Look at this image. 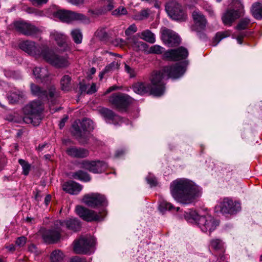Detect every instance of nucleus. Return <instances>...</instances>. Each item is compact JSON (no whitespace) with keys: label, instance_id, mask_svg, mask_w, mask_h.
I'll use <instances>...</instances> for the list:
<instances>
[{"label":"nucleus","instance_id":"1","mask_svg":"<svg viewBox=\"0 0 262 262\" xmlns=\"http://www.w3.org/2000/svg\"><path fill=\"white\" fill-rule=\"evenodd\" d=\"M185 68L177 63L164 67L160 71H154L150 77V84L144 82H137L132 86L134 92L140 95L148 92L156 96L163 95L165 90L164 80L169 78L177 79L185 72Z\"/></svg>","mask_w":262,"mask_h":262},{"label":"nucleus","instance_id":"2","mask_svg":"<svg viewBox=\"0 0 262 262\" xmlns=\"http://www.w3.org/2000/svg\"><path fill=\"white\" fill-rule=\"evenodd\" d=\"M170 192L173 198L183 204H188L201 196V188L192 181L186 179H179L170 184Z\"/></svg>","mask_w":262,"mask_h":262},{"label":"nucleus","instance_id":"3","mask_svg":"<svg viewBox=\"0 0 262 262\" xmlns=\"http://www.w3.org/2000/svg\"><path fill=\"white\" fill-rule=\"evenodd\" d=\"M43 110L42 103L39 100H35L26 105L23 108L24 121L33 126L39 124L41 120V113Z\"/></svg>","mask_w":262,"mask_h":262},{"label":"nucleus","instance_id":"4","mask_svg":"<svg viewBox=\"0 0 262 262\" xmlns=\"http://www.w3.org/2000/svg\"><path fill=\"white\" fill-rule=\"evenodd\" d=\"M42 54V58L56 68H65L70 64L67 55L59 56L48 47L43 51Z\"/></svg>","mask_w":262,"mask_h":262},{"label":"nucleus","instance_id":"5","mask_svg":"<svg viewBox=\"0 0 262 262\" xmlns=\"http://www.w3.org/2000/svg\"><path fill=\"white\" fill-rule=\"evenodd\" d=\"M165 10L168 15L173 19L183 21L187 18L185 10L177 1L169 0L165 5Z\"/></svg>","mask_w":262,"mask_h":262},{"label":"nucleus","instance_id":"6","mask_svg":"<svg viewBox=\"0 0 262 262\" xmlns=\"http://www.w3.org/2000/svg\"><path fill=\"white\" fill-rule=\"evenodd\" d=\"M53 16L61 21L70 23L74 21H83L87 19L86 16L82 13L70 10L59 9L53 13Z\"/></svg>","mask_w":262,"mask_h":262},{"label":"nucleus","instance_id":"7","mask_svg":"<svg viewBox=\"0 0 262 262\" xmlns=\"http://www.w3.org/2000/svg\"><path fill=\"white\" fill-rule=\"evenodd\" d=\"M94 244L95 239L91 236H81L74 241L73 250L77 254H86Z\"/></svg>","mask_w":262,"mask_h":262},{"label":"nucleus","instance_id":"8","mask_svg":"<svg viewBox=\"0 0 262 262\" xmlns=\"http://www.w3.org/2000/svg\"><path fill=\"white\" fill-rule=\"evenodd\" d=\"M82 202L88 207L95 208L99 206H106L107 201L105 196L98 193H91L85 194Z\"/></svg>","mask_w":262,"mask_h":262},{"label":"nucleus","instance_id":"9","mask_svg":"<svg viewBox=\"0 0 262 262\" xmlns=\"http://www.w3.org/2000/svg\"><path fill=\"white\" fill-rule=\"evenodd\" d=\"M133 99L127 94H114L109 98V101L119 111H125L133 102Z\"/></svg>","mask_w":262,"mask_h":262},{"label":"nucleus","instance_id":"10","mask_svg":"<svg viewBox=\"0 0 262 262\" xmlns=\"http://www.w3.org/2000/svg\"><path fill=\"white\" fill-rule=\"evenodd\" d=\"M241 205L238 202H233L229 198H225L219 204L215 206L214 210L216 212L232 214L240 210Z\"/></svg>","mask_w":262,"mask_h":262},{"label":"nucleus","instance_id":"11","mask_svg":"<svg viewBox=\"0 0 262 262\" xmlns=\"http://www.w3.org/2000/svg\"><path fill=\"white\" fill-rule=\"evenodd\" d=\"M80 168L84 169L94 173L104 172L107 167V164L102 161L83 160L78 163Z\"/></svg>","mask_w":262,"mask_h":262},{"label":"nucleus","instance_id":"12","mask_svg":"<svg viewBox=\"0 0 262 262\" xmlns=\"http://www.w3.org/2000/svg\"><path fill=\"white\" fill-rule=\"evenodd\" d=\"M19 48L25 52L35 58H42L43 51L46 50L47 47H40L36 45L34 41L26 40L19 43Z\"/></svg>","mask_w":262,"mask_h":262},{"label":"nucleus","instance_id":"13","mask_svg":"<svg viewBox=\"0 0 262 262\" xmlns=\"http://www.w3.org/2000/svg\"><path fill=\"white\" fill-rule=\"evenodd\" d=\"M161 38L163 42L168 47H173L180 45L181 39L173 31L166 27L161 30Z\"/></svg>","mask_w":262,"mask_h":262},{"label":"nucleus","instance_id":"14","mask_svg":"<svg viewBox=\"0 0 262 262\" xmlns=\"http://www.w3.org/2000/svg\"><path fill=\"white\" fill-rule=\"evenodd\" d=\"M75 211L80 217L86 222L99 221L103 218L101 212L97 213L93 210L81 206H77Z\"/></svg>","mask_w":262,"mask_h":262},{"label":"nucleus","instance_id":"15","mask_svg":"<svg viewBox=\"0 0 262 262\" xmlns=\"http://www.w3.org/2000/svg\"><path fill=\"white\" fill-rule=\"evenodd\" d=\"M31 93L43 100H52L56 95V88L54 86H51L48 91L42 89L38 85L34 83L30 84Z\"/></svg>","mask_w":262,"mask_h":262},{"label":"nucleus","instance_id":"16","mask_svg":"<svg viewBox=\"0 0 262 262\" xmlns=\"http://www.w3.org/2000/svg\"><path fill=\"white\" fill-rule=\"evenodd\" d=\"M61 228L58 229L55 227V222L54 226L50 229H42L39 231L44 242L49 244L57 243L61 237Z\"/></svg>","mask_w":262,"mask_h":262},{"label":"nucleus","instance_id":"17","mask_svg":"<svg viewBox=\"0 0 262 262\" xmlns=\"http://www.w3.org/2000/svg\"><path fill=\"white\" fill-rule=\"evenodd\" d=\"M198 225L202 231L211 233L219 225V222L210 215L207 214L199 217Z\"/></svg>","mask_w":262,"mask_h":262},{"label":"nucleus","instance_id":"18","mask_svg":"<svg viewBox=\"0 0 262 262\" xmlns=\"http://www.w3.org/2000/svg\"><path fill=\"white\" fill-rule=\"evenodd\" d=\"M188 55V50L181 47L176 49H169L163 54V59L169 61H178L186 58Z\"/></svg>","mask_w":262,"mask_h":262},{"label":"nucleus","instance_id":"19","mask_svg":"<svg viewBox=\"0 0 262 262\" xmlns=\"http://www.w3.org/2000/svg\"><path fill=\"white\" fill-rule=\"evenodd\" d=\"M55 227L63 230L64 228L73 232L79 231L81 228L80 221L76 218H71L66 220H57L55 221Z\"/></svg>","mask_w":262,"mask_h":262},{"label":"nucleus","instance_id":"20","mask_svg":"<svg viewBox=\"0 0 262 262\" xmlns=\"http://www.w3.org/2000/svg\"><path fill=\"white\" fill-rule=\"evenodd\" d=\"M14 26L17 31L27 36L37 34L39 32V30L34 26L23 21L15 22Z\"/></svg>","mask_w":262,"mask_h":262},{"label":"nucleus","instance_id":"21","mask_svg":"<svg viewBox=\"0 0 262 262\" xmlns=\"http://www.w3.org/2000/svg\"><path fill=\"white\" fill-rule=\"evenodd\" d=\"M192 17L194 24L191 30L198 32L204 30L207 23L205 16L199 10H195L192 13Z\"/></svg>","mask_w":262,"mask_h":262},{"label":"nucleus","instance_id":"22","mask_svg":"<svg viewBox=\"0 0 262 262\" xmlns=\"http://www.w3.org/2000/svg\"><path fill=\"white\" fill-rule=\"evenodd\" d=\"M50 37L52 40L56 41L57 45L63 51H67L70 49L68 44L67 36L63 33L56 30H53L50 32Z\"/></svg>","mask_w":262,"mask_h":262},{"label":"nucleus","instance_id":"23","mask_svg":"<svg viewBox=\"0 0 262 262\" xmlns=\"http://www.w3.org/2000/svg\"><path fill=\"white\" fill-rule=\"evenodd\" d=\"M112 43L115 46L121 48L128 45L132 47L134 50H137V48L140 46L144 47L145 45V43L142 41H137L134 37L128 38L126 41L121 38H116L112 41Z\"/></svg>","mask_w":262,"mask_h":262},{"label":"nucleus","instance_id":"24","mask_svg":"<svg viewBox=\"0 0 262 262\" xmlns=\"http://www.w3.org/2000/svg\"><path fill=\"white\" fill-rule=\"evenodd\" d=\"M99 112L106 120V121L110 123H113L115 125H120L122 122L123 119L122 118L115 114L112 110L107 108H102L100 109Z\"/></svg>","mask_w":262,"mask_h":262},{"label":"nucleus","instance_id":"25","mask_svg":"<svg viewBox=\"0 0 262 262\" xmlns=\"http://www.w3.org/2000/svg\"><path fill=\"white\" fill-rule=\"evenodd\" d=\"M240 16V13L237 10L228 9L223 15L222 19L225 25L231 26Z\"/></svg>","mask_w":262,"mask_h":262},{"label":"nucleus","instance_id":"26","mask_svg":"<svg viewBox=\"0 0 262 262\" xmlns=\"http://www.w3.org/2000/svg\"><path fill=\"white\" fill-rule=\"evenodd\" d=\"M82 189V185L73 181H69L62 184V189L70 194H77Z\"/></svg>","mask_w":262,"mask_h":262},{"label":"nucleus","instance_id":"27","mask_svg":"<svg viewBox=\"0 0 262 262\" xmlns=\"http://www.w3.org/2000/svg\"><path fill=\"white\" fill-rule=\"evenodd\" d=\"M66 152L69 156L75 158H85L89 154V152L87 149L75 146L68 148L66 150Z\"/></svg>","mask_w":262,"mask_h":262},{"label":"nucleus","instance_id":"28","mask_svg":"<svg viewBox=\"0 0 262 262\" xmlns=\"http://www.w3.org/2000/svg\"><path fill=\"white\" fill-rule=\"evenodd\" d=\"M33 74L36 79L44 80L49 73L46 68L35 67L33 70Z\"/></svg>","mask_w":262,"mask_h":262},{"label":"nucleus","instance_id":"29","mask_svg":"<svg viewBox=\"0 0 262 262\" xmlns=\"http://www.w3.org/2000/svg\"><path fill=\"white\" fill-rule=\"evenodd\" d=\"M251 12L253 17L257 19H262V3L256 2L252 4Z\"/></svg>","mask_w":262,"mask_h":262},{"label":"nucleus","instance_id":"30","mask_svg":"<svg viewBox=\"0 0 262 262\" xmlns=\"http://www.w3.org/2000/svg\"><path fill=\"white\" fill-rule=\"evenodd\" d=\"M138 35L141 39L151 43L156 41L155 35L149 30H146L141 33H138Z\"/></svg>","mask_w":262,"mask_h":262},{"label":"nucleus","instance_id":"31","mask_svg":"<svg viewBox=\"0 0 262 262\" xmlns=\"http://www.w3.org/2000/svg\"><path fill=\"white\" fill-rule=\"evenodd\" d=\"M72 177L73 179L84 182H89L91 179V177L88 173L81 170L73 172L72 174Z\"/></svg>","mask_w":262,"mask_h":262},{"label":"nucleus","instance_id":"32","mask_svg":"<svg viewBox=\"0 0 262 262\" xmlns=\"http://www.w3.org/2000/svg\"><path fill=\"white\" fill-rule=\"evenodd\" d=\"M62 90L69 91L71 88V78L69 75H64L60 80Z\"/></svg>","mask_w":262,"mask_h":262},{"label":"nucleus","instance_id":"33","mask_svg":"<svg viewBox=\"0 0 262 262\" xmlns=\"http://www.w3.org/2000/svg\"><path fill=\"white\" fill-rule=\"evenodd\" d=\"M81 129L84 132H91L94 128V122L90 119H84L80 123Z\"/></svg>","mask_w":262,"mask_h":262},{"label":"nucleus","instance_id":"34","mask_svg":"<svg viewBox=\"0 0 262 262\" xmlns=\"http://www.w3.org/2000/svg\"><path fill=\"white\" fill-rule=\"evenodd\" d=\"M179 209V207L174 208L171 204L164 200L161 201L159 205V210L162 213H164L167 210L171 211L175 209L178 211Z\"/></svg>","mask_w":262,"mask_h":262},{"label":"nucleus","instance_id":"35","mask_svg":"<svg viewBox=\"0 0 262 262\" xmlns=\"http://www.w3.org/2000/svg\"><path fill=\"white\" fill-rule=\"evenodd\" d=\"M185 219L189 222H195L198 224V219L200 217L198 213L194 210H190L188 212H186L184 215Z\"/></svg>","mask_w":262,"mask_h":262},{"label":"nucleus","instance_id":"36","mask_svg":"<svg viewBox=\"0 0 262 262\" xmlns=\"http://www.w3.org/2000/svg\"><path fill=\"white\" fill-rule=\"evenodd\" d=\"M22 97V93L19 91H13L8 96V99L10 103L14 104L17 102Z\"/></svg>","mask_w":262,"mask_h":262},{"label":"nucleus","instance_id":"37","mask_svg":"<svg viewBox=\"0 0 262 262\" xmlns=\"http://www.w3.org/2000/svg\"><path fill=\"white\" fill-rule=\"evenodd\" d=\"M63 257V253L59 250L54 251L51 255L52 262H62Z\"/></svg>","mask_w":262,"mask_h":262},{"label":"nucleus","instance_id":"38","mask_svg":"<svg viewBox=\"0 0 262 262\" xmlns=\"http://www.w3.org/2000/svg\"><path fill=\"white\" fill-rule=\"evenodd\" d=\"M71 36L73 40L76 43H80L82 39V35L81 32L79 29H74L71 31Z\"/></svg>","mask_w":262,"mask_h":262},{"label":"nucleus","instance_id":"39","mask_svg":"<svg viewBox=\"0 0 262 262\" xmlns=\"http://www.w3.org/2000/svg\"><path fill=\"white\" fill-rule=\"evenodd\" d=\"M210 246L215 250H224V245L222 241L220 239H213L210 241Z\"/></svg>","mask_w":262,"mask_h":262},{"label":"nucleus","instance_id":"40","mask_svg":"<svg viewBox=\"0 0 262 262\" xmlns=\"http://www.w3.org/2000/svg\"><path fill=\"white\" fill-rule=\"evenodd\" d=\"M103 11L104 12L112 10L114 7L115 2L114 0H102Z\"/></svg>","mask_w":262,"mask_h":262},{"label":"nucleus","instance_id":"41","mask_svg":"<svg viewBox=\"0 0 262 262\" xmlns=\"http://www.w3.org/2000/svg\"><path fill=\"white\" fill-rule=\"evenodd\" d=\"M250 23V19L247 18L241 19L235 28L237 30H245L246 29Z\"/></svg>","mask_w":262,"mask_h":262},{"label":"nucleus","instance_id":"42","mask_svg":"<svg viewBox=\"0 0 262 262\" xmlns=\"http://www.w3.org/2000/svg\"><path fill=\"white\" fill-rule=\"evenodd\" d=\"M18 162L22 167L23 173L25 176L28 175L30 170V165L27 162L23 159H19Z\"/></svg>","mask_w":262,"mask_h":262},{"label":"nucleus","instance_id":"43","mask_svg":"<svg viewBox=\"0 0 262 262\" xmlns=\"http://www.w3.org/2000/svg\"><path fill=\"white\" fill-rule=\"evenodd\" d=\"M120 64L118 61H113L104 68V72H110L119 69Z\"/></svg>","mask_w":262,"mask_h":262},{"label":"nucleus","instance_id":"44","mask_svg":"<svg viewBox=\"0 0 262 262\" xmlns=\"http://www.w3.org/2000/svg\"><path fill=\"white\" fill-rule=\"evenodd\" d=\"M95 34L101 40H105L108 37L107 33L106 31V28H101L98 29L96 32Z\"/></svg>","mask_w":262,"mask_h":262},{"label":"nucleus","instance_id":"45","mask_svg":"<svg viewBox=\"0 0 262 262\" xmlns=\"http://www.w3.org/2000/svg\"><path fill=\"white\" fill-rule=\"evenodd\" d=\"M124 70L128 74L130 78H134L137 75V72L135 69L130 67L126 63H124Z\"/></svg>","mask_w":262,"mask_h":262},{"label":"nucleus","instance_id":"46","mask_svg":"<svg viewBox=\"0 0 262 262\" xmlns=\"http://www.w3.org/2000/svg\"><path fill=\"white\" fill-rule=\"evenodd\" d=\"M72 128L73 129V134L77 139H80L82 137L81 129L80 128L79 126L77 124H74L72 125Z\"/></svg>","mask_w":262,"mask_h":262},{"label":"nucleus","instance_id":"47","mask_svg":"<svg viewBox=\"0 0 262 262\" xmlns=\"http://www.w3.org/2000/svg\"><path fill=\"white\" fill-rule=\"evenodd\" d=\"M127 10L126 8L123 7H119L112 12V14L115 16H120L127 14Z\"/></svg>","mask_w":262,"mask_h":262},{"label":"nucleus","instance_id":"48","mask_svg":"<svg viewBox=\"0 0 262 262\" xmlns=\"http://www.w3.org/2000/svg\"><path fill=\"white\" fill-rule=\"evenodd\" d=\"M149 16V13L147 10L141 11L140 13L136 16V19L141 20L147 18Z\"/></svg>","mask_w":262,"mask_h":262},{"label":"nucleus","instance_id":"49","mask_svg":"<svg viewBox=\"0 0 262 262\" xmlns=\"http://www.w3.org/2000/svg\"><path fill=\"white\" fill-rule=\"evenodd\" d=\"M164 48L159 45H154L150 48V53L155 54H161L162 53Z\"/></svg>","mask_w":262,"mask_h":262},{"label":"nucleus","instance_id":"50","mask_svg":"<svg viewBox=\"0 0 262 262\" xmlns=\"http://www.w3.org/2000/svg\"><path fill=\"white\" fill-rule=\"evenodd\" d=\"M137 31V28L135 24H132L125 30V34L128 36L136 32Z\"/></svg>","mask_w":262,"mask_h":262},{"label":"nucleus","instance_id":"51","mask_svg":"<svg viewBox=\"0 0 262 262\" xmlns=\"http://www.w3.org/2000/svg\"><path fill=\"white\" fill-rule=\"evenodd\" d=\"M228 36V34L227 32H219L216 33L215 37V40L216 41V44H217L223 38L227 37Z\"/></svg>","mask_w":262,"mask_h":262},{"label":"nucleus","instance_id":"52","mask_svg":"<svg viewBox=\"0 0 262 262\" xmlns=\"http://www.w3.org/2000/svg\"><path fill=\"white\" fill-rule=\"evenodd\" d=\"M26 241L27 238L25 236H20L17 238V239L15 241V244L17 246L21 247L25 246V245L26 243Z\"/></svg>","mask_w":262,"mask_h":262},{"label":"nucleus","instance_id":"53","mask_svg":"<svg viewBox=\"0 0 262 262\" xmlns=\"http://www.w3.org/2000/svg\"><path fill=\"white\" fill-rule=\"evenodd\" d=\"M146 180L147 183L151 186H155L157 185V180L155 177L149 176L146 178Z\"/></svg>","mask_w":262,"mask_h":262},{"label":"nucleus","instance_id":"54","mask_svg":"<svg viewBox=\"0 0 262 262\" xmlns=\"http://www.w3.org/2000/svg\"><path fill=\"white\" fill-rule=\"evenodd\" d=\"M232 171V167L229 165H225L224 167L222 168V172L223 174H226L227 176H230V173Z\"/></svg>","mask_w":262,"mask_h":262},{"label":"nucleus","instance_id":"55","mask_svg":"<svg viewBox=\"0 0 262 262\" xmlns=\"http://www.w3.org/2000/svg\"><path fill=\"white\" fill-rule=\"evenodd\" d=\"M247 32H241L236 37V40L239 44L242 43L243 39L247 35Z\"/></svg>","mask_w":262,"mask_h":262},{"label":"nucleus","instance_id":"56","mask_svg":"<svg viewBox=\"0 0 262 262\" xmlns=\"http://www.w3.org/2000/svg\"><path fill=\"white\" fill-rule=\"evenodd\" d=\"M70 262H86L84 258L79 256H75L71 259Z\"/></svg>","mask_w":262,"mask_h":262},{"label":"nucleus","instance_id":"57","mask_svg":"<svg viewBox=\"0 0 262 262\" xmlns=\"http://www.w3.org/2000/svg\"><path fill=\"white\" fill-rule=\"evenodd\" d=\"M96 84L93 83L91 88L87 91L86 93L88 94H92L96 92Z\"/></svg>","mask_w":262,"mask_h":262},{"label":"nucleus","instance_id":"58","mask_svg":"<svg viewBox=\"0 0 262 262\" xmlns=\"http://www.w3.org/2000/svg\"><path fill=\"white\" fill-rule=\"evenodd\" d=\"M71 4L79 6L84 3V0H68Z\"/></svg>","mask_w":262,"mask_h":262},{"label":"nucleus","instance_id":"59","mask_svg":"<svg viewBox=\"0 0 262 262\" xmlns=\"http://www.w3.org/2000/svg\"><path fill=\"white\" fill-rule=\"evenodd\" d=\"M33 4L41 5L45 4L48 2V0H30Z\"/></svg>","mask_w":262,"mask_h":262},{"label":"nucleus","instance_id":"60","mask_svg":"<svg viewBox=\"0 0 262 262\" xmlns=\"http://www.w3.org/2000/svg\"><path fill=\"white\" fill-rule=\"evenodd\" d=\"M68 117L67 116H66V117L63 118L61 120V121L60 122V123L59 124V128L60 129H62L64 125H65V123L68 120Z\"/></svg>","mask_w":262,"mask_h":262},{"label":"nucleus","instance_id":"61","mask_svg":"<svg viewBox=\"0 0 262 262\" xmlns=\"http://www.w3.org/2000/svg\"><path fill=\"white\" fill-rule=\"evenodd\" d=\"M87 90V86L84 84H80L79 86V90L81 92V93H82L85 92Z\"/></svg>","mask_w":262,"mask_h":262},{"label":"nucleus","instance_id":"62","mask_svg":"<svg viewBox=\"0 0 262 262\" xmlns=\"http://www.w3.org/2000/svg\"><path fill=\"white\" fill-rule=\"evenodd\" d=\"M125 152V151L123 149L118 150L116 152L115 157H120L121 156L123 155Z\"/></svg>","mask_w":262,"mask_h":262},{"label":"nucleus","instance_id":"63","mask_svg":"<svg viewBox=\"0 0 262 262\" xmlns=\"http://www.w3.org/2000/svg\"><path fill=\"white\" fill-rule=\"evenodd\" d=\"M118 88L116 85H113L112 86L110 87L106 91L105 93L108 94L112 91H115L116 90H117Z\"/></svg>","mask_w":262,"mask_h":262},{"label":"nucleus","instance_id":"64","mask_svg":"<svg viewBox=\"0 0 262 262\" xmlns=\"http://www.w3.org/2000/svg\"><path fill=\"white\" fill-rule=\"evenodd\" d=\"M225 259V256L223 255H222L220 256V258L218 259L216 262H227Z\"/></svg>","mask_w":262,"mask_h":262}]
</instances>
